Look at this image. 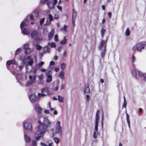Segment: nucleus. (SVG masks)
I'll list each match as a JSON object with an SVG mask.
<instances>
[{
    "instance_id": "nucleus-1",
    "label": "nucleus",
    "mask_w": 146,
    "mask_h": 146,
    "mask_svg": "<svg viewBox=\"0 0 146 146\" xmlns=\"http://www.w3.org/2000/svg\"><path fill=\"white\" fill-rule=\"evenodd\" d=\"M38 123L39 125L37 127V130L38 131H40V136L44 135L46 131H48L47 129L51 126V122L46 117H44L42 123L38 120Z\"/></svg>"
},
{
    "instance_id": "nucleus-2",
    "label": "nucleus",
    "mask_w": 146,
    "mask_h": 146,
    "mask_svg": "<svg viewBox=\"0 0 146 146\" xmlns=\"http://www.w3.org/2000/svg\"><path fill=\"white\" fill-rule=\"evenodd\" d=\"M145 45H146V42L137 43L133 47L132 50L134 51L137 50L139 52H141L142 49H144Z\"/></svg>"
},
{
    "instance_id": "nucleus-3",
    "label": "nucleus",
    "mask_w": 146,
    "mask_h": 146,
    "mask_svg": "<svg viewBox=\"0 0 146 146\" xmlns=\"http://www.w3.org/2000/svg\"><path fill=\"white\" fill-rule=\"evenodd\" d=\"M40 34L39 31L37 30H34L33 31L31 34V36L33 39L34 40H38L39 38L38 36H40Z\"/></svg>"
},
{
    "instance_id": "nucleus-4",
    "label": "nucleus",
    "mask_w": 146,
    "mask_h": 146,
    "mask_svg": "<svg viewBox=\"0 0 146 146\" xmlns=\"http://www.w3.org/2000/svg\"><path fill=\"white\" fill-rule=\"evenodd\" d=\"M36 77V76H34L33 77L31 76H30L29 78L31 80L27 82L26 84V86H30L35 83V82Z\"/></svg>"
},
{
    "instance_id": "nucleus-5",
    "label": "nucleus",
    "mask_w": 146,
    "mask_h": 146,
    "mask_svg": "<svg viewBox=\"0 0 146 146\" xmlns=\"http://www.w3.org/2000/svg\"><path fill=\"white\" fill-rule=\"evenodd\" d=\"M62 131V128L61 127L60 122L58 121L56 124L55 132L56 133H61Z\"/></svg>"
},
{
    "instance_id": "nucleus-6",
    "label": "nucleus",
    "mask_w": 146,
    "mask_h": 146,
    "mask_svg": "<svg viewBox=\"0 0 146 146\" xmlns=\"http://www.w3.org/2000/svg\"><path fill=\"white\" fill-rule=\"evenodd\" d=\"M25 128L27 130L31 131L32 130V126L31 123L28 122H25L23 123Z\"/></svg>"
},
{
    "instance_id": "nucleus-7",
    "label": "nucleus",
    "mask_w": 146,
    "mask_h": 146,
    "mask_svg": "<svg viewBox=\"0 0 146 146\" xmlns=\"http://www.w3.org/2000/svg\"><path fill=\"white\" fill-rule=\"evenodd\" d=\"M41 93H38V96L39 97H41L44 96L46 95L44 94V92L47 93L48 91V88L47 87H46L41 89Z\"/></svg>"
},
{
    "instance_id": "nucleus-8",
    "label": "nucleus",
    "mask_w": 146,
    "mask_h": 146,
    "mask_svg": "<svg viewBox=\"0 0 146 146\" xmlns=\"http://www.w3.org/2000/svg\"><path fill=\"white\" fill-rule=\"evenodd\" d=\"M107 40H102L99 46V50H101L102 47L104 46V48H106V46H107Z\"/></svg>"
},
{
    "instance_id": "nucleus-9",
    "label": "nucleus",
    "mask_w": 146,
    "mask_h": 146,
    "mask_svg": "<svg viewBox=\"0 0 146 146\" xmlns=\"http://www.w3.org/2000/svg\"><path fill=\"white\" fill-rule=\"evenodd\" d=\"M29 97L31 101L32 102H34L38 99V97L33 94H31Z\"/></svg>"
},
{
    "instance_id": "nucleus-10",
    "label": "nucleus",
    "mask_w": 146,
    "mask_h": 146,
    "mask_svg": "<svg viewBox=\"0 0 146 146\" xmlns=\"http://www.w3.org/2000/svg\"><path fill=\"white\" fill-rule=\"evenodd\" d=\"M46 76L47 77L46 82H51L52 81V78L50 72L48 71L46 73Z\"/></svg>"
},
{
    "instance_id": "nucleus-11",
    "label": "nucleus",
    "mask_w": 146,
    "mask_h": 146,
    "mask_svg": "<svg viewBox=\"0 0 146 146\" xmlns=\"http://www.w3.org/2000/svg\"><path fill=\"white\" fill-rule=\"evenodd\" d=\"M35 108L38 114H40L42 113V109L40 107L38 104L35 105Z\"/></svg>"
},
{
    "instance_id": "nucleus-12",
    "label": "nucleus",
    "mask_w": 146,
    "mask_h": 146,
    "mask_svg": "<svg viewBox=\"0 0 146 146\" xmlns=\"http://www.w3.org/2000/svg\"><path fill=\"white\" fill-rule=\"evenodd\" d=\"M28 44H25L24 46V48L25 50V53L27 54L30 53L31 52V49L29 47Z\"/></svg>"
},
{
    "instance_id": "nucleus-13",
    "label": "nucleus",
    "mask_w": 146,
    "mask_h": 146,
    "mask_svg": "<svg viewBox=\"0 0 146 146\" xmlns=\"http://www.w3.org/2000/svg\"><path fill=\"white\" fill-rule=\"evenodd\" d=\"M54 29H52L51 31L49 33L48 36V39L49 40H50L52 39L54 34Z\"/></svg>"
},
{
    "instance_id": "nucleus-14",
    "label": "nucleus",
    "mask_w": 146,
    "mask_h": 146,
    "mask_svg": "<svg viewBox=\"0 0 146 146\" xmlns=\"http://www.w3.org/2000/svg\"><path fill=\"white\" fill-rule=\"evenodd\" d=\"M11 64H16V62L15 60H8L6 62L7 66H9Z\"/></svg>"
},
{
    "instance_id": "nucleus-15",
    "label": "nucleus",
    "mask_w": 146,
    "mask_h": 146,
    "mask_svg": "<svg viewBox=\"0 0 146 146\" xmlns=\"http://www.w3.org/2000/svg\"><path fill=\"white\" fill-rule=\"evenodd\" d=\"M27 58L30 60L28 62V64L32 66L34 62L33 59L32 58L31 56H29L27 57Z\"/></svg>"
},
{
    "instance_id": "nucleus-16",
    "label": "nucleus",
    "mask_w": 146,
    "mask_h": 146,
    "mask_svg": "<svg viewBox=\"0 0 146 146\" xmlns=\"http://www.w3.org/2000/svg\"><path fill=\"white\" fill-rule=\"evenodd\" d=\"M100 113V111L98 110L96 114V122H99V114Z\"/></svg>"
},
{
    "instance_id": "nucleus-17",
    "label": "nucleus",
    "mask_w": 146,
    "mask_h": 146,
    "mask_svg": "<svg viewBox=\"0 0 146 146\" xmlns=\"http://www.w3.org/2000/svg\"><path fill=\"white\" fill-rule=\"evenodd\" d=\"M29 29L28 28H24L23 30H21L22 33L25 35H27L29 33Z\"/></svg>"
},
{
    "instance_id": "nucleus-18",
    "label": "nucleus",
    "mask_w": 146,
    "mask_h": 146,
    "mask_svg": "<svg viewBox=\"0 0 146 146\" xmlns=\"http://www.w3.org/2000/svg\"><path fill=\"white\" fill-rule=\"evenodd\" d=\"M131 73L133 75L135 78L136 79H137V73L136 69H132Z\"/></svg>"
},
{
    "instance_id": "nucleus-19",
    "label": "nucleus",
    "mask_w": 146,
    "mask_h": 146,
    "mask_svg": "<svg viewBox=\"0 0 146 146\" xmlns=\"http://www.w3.org/2000/svg\"><path fill=\"white\" fill-rule=\"evenodd\" d=\"M47 5L48 8L50 9H51L54 7V5L53 4V3L52 2L48 1L47 3Z\"/></svg>"
},
{
    "instance_id": "nucleus-20",
    "label": "nucleus",
    "mask_w": 146,
    "mask_h": 146,
    "mask_svg": "<svg viewBox=\"0 0 146 146\" xmlns=\"http://www.w3.org/2000/svg\"><path fill=\"white\" fill-rule=\"evenodd\" d=\"M67 26L66 25H64V27L61 29L60 31L65 33H66L67 32Z\"/></svg>"
},
{
    "instance_id": "nucleus-21",
    "label": "nucleus",
    "mask_w": 146,
    "mask_h": 146,
    "mask_svg": "<svg viewBox=\"0 0 146 146\" xmlns=\"http://www.w3.org/2000/svg\"><path fill=\"white\" fill-rule=\"evenodd\" d=\"M84 92L85 93H88L90 92V90L88 85L86 87L85 86V87L84 90Z\"/></svg>"
},
{
    "instance_id": "nucleus-22",
    "label": "nucleus",
    "mask_w": 146,
    "mask_h": 146,
    "mask_svg": "<svg viewBox=\"0 0 146 146\" xmlns=\"http://www.w3.org/2000/svg\"><path fill=\"white\" fill-rule=\"evenodd\" d=\"M25 141L27 143L29 142L31 140L30 137L27 134L25 135Z\"/></svg>"
},
{
    "instance_id": "nucleus-23",
    "label": "nucleus",
    "mask_w": 146,
    "mask_h": 146,
    "mask_svg": "<svg viewBox=\"0 0 146 146\" xmlns=\"http://www.w3.org/2000/svg\"><path fill=\"white\" fill-rule=\"evenodd\" d=\"M66 37V36H65L63 40L60 42V43L61 44L64 45L66 44L67 42Z\"/></svg>"
},
{
    "instance_id": "nucleus-24",
    "label": "nucleus",
    "mask_w": 146,
    "mask_h": 146,
    "mask_svg": "<svg viewBox=\"0 0 146 146\" xmlns=\"http://www.w3.org/2000/svg\"><path fill=\"white\" fill-rule=\"evenodd\" d=\"M59 76L62 79H64V74L63 71H61L59 73Z\"/></svg>"
},
{
    "instance_id": "nucleus-25",
    "label": "nucleus",
    "mask_w": 146,
    "mask_h": 146,
    "mask_svg": "<svg viewBox=\"0 0 146 146\" xmlns=\"http://www.w3.org/2000/svg\"><path fill=\"white\" fill-rule=\"evenodd\" d=\"M106 48H104L103 50L101 52V56L103 58H104L106 53Z\"/></svg>"
},
{
    "instance_id": "nucleus-26",
    "label": "nucleus",
    "mask_w": 146,
    "mask_h": 146,
    "mask_svg": "<svg viewBox=\"0 0 146 146\" xmlns=\"http://www.w3.org/2000/svg\"><path fill=\"white\" fill-rule=\"evenodd\" d=\"M44 63L43 62L41 61L39 62L38 64H37L36 66V68H40L42 67V65L44 64Z\"/></svg>"
},
{
    "instance_id": "nucleus-27",
    "label": "nucleus",
    "mask_w": 146,
    "mask_h": 146,
    "mask_svg": "<svg viewBox=\"0 0 146 146\" xmlns=\"http://www.w3.org/2000/svg\"><path fill=\"white\" fill-rule=\"evenodd\" d=\"M73 15H72V18H75L77 16V12L76 10L74 9H73Z\"/></svg>"
},
{
    "instance_id": "nucleus-28",
    "label": "nucleus",
    "mask_w": 146,
    "mask_h": 146,
    "mask_svg": "<svg viewBox=\"0 0 146 146\" xmlns=\"http://www.w3.org/2000/svg\"><path fill=\"white\" fill-rule=\"evenodd\" d=\"M27 25L25 24V23L24 21L22 22L20 25V28L21 29H23L24 28L25 26H27Z\"/></svg>"
},
{
    "instance_id": "nucleus-29",
    "label": "nucleus",
    "mask_w": 146,
    "mask_h": 146,
    "mask_svg": "<svg viewBox=\"0 0 146 146\" xmlns=\"http://www.w3.org/2000/svg\"><path fill=\"white\" fill-rule=\"evenodd\" d=\"M125 34L127 36H129L130 35V31L128 28H127L125 31Z\"/></svg>"
},
{
    "instance_id": "nucleus-30",
    "label": "nucleus",
    "mask_w": 146,
    "mask_h": 146,
    "mask_svg": "<svg viewBox=\"0 0 146 146\" xmlns=\"http://www.w3.org/2000/svg\"><path fill=\"white\" fill-rule=\"evenodd\" d=\"M106 29H102L101 30V35L102 37H103L105 35V33L106 31Z\"/></svg>"
},
{
    "instance_id": "nucleus-31",
    "label": "nucleus",
    "mask_w": 146,
    "mask_h": 146,
    "mask_svg": "<svg viewBox=\"0 0 146 146\" xmlns=\"http://www.w3.org/2000/svg\"><path fill=\"white\" fill-rule=\"evenodd\" d=\"M99 122H96L95 121V131L97 132H98V123Z\"/></svg>"
},
{
    "instance_id": "nucleus-32",
    "label": "nucleus",
    "mask_w": 146,
    "mask_h": 146,
    "mask_svg": "<svg viewBox=\"0 0 146 146\" xmlns=\"http://www.w3.org/2000/svg\"><path fill=\"white\" fill-rule=\"evenodd\" d=\"M58 99L59 101L60 102H62L63 101V97L60 96H58Z\"/></svg>"
},
{
    "instance_id": "nucleus-33",
    "label": "nucleus",
    "mask_w": 146,
    "mask_h": 146,
    "mask_svg": "<svg viewBox=\"0 0 146 146\" xmlns=\"http://www.w3.org/2000/svg\"><path fill=\"white\" fill-rule=\"evenodd\" d=\"M21 48L18 49L16 51L15 53V55L16 56L18 55L21 52Z\"/></svg>"
},
{
    "instance_id": "nucleus-34",
    "label": "nucleus",
    "mask_w": 146,
    "mask_h": 146,
    "mask_svg": "<svg viewBox=\"0 0 146 146\" xmlns=\"http://www.w3.org/2000/svg\"><path fill=\"white\" fill-rule=\"evenodd\" d=\"M123 99H124V103L123 105V107L124 108H126V100L125 96H123Z\"/></svg>"
},
{
    "instance_id": "nucleus-35",
    "label": "nucleus",
    "mask_w": 146,
    "mask_h": 146,
    "mask_svg": "<svg viewBox=\"0 0 146 146\" xmlns=\"http://www.w3.org/2000/svg\"><path fill=\"white\" fill-rule=\"evenodd\" d=\"M35 138L36 140H38L39 139L40 137V136L37 133H35L34 135Z\"/></svg>"
},
{
    "instance_id": "nucleus-36",
    "label": "nucleus",
    "mask_w": 146,
    "mask_h": 146,
    "mask_svg": "<svg viewBox=\"0 0 146 146\" xmlns=\"http://www.w3.org/2000/svg\"><path fill=\"white\" fill-rule=\"evenodd\" d=\"M98 132L96 131H94L93 133V136L94 138H97L98 137Z\"/></svg>"
},
{
    "instance_id": "nucleus-37",
    "label": "nucleus",
    "mask_w": 146,
    "mask_h": 146,
    "mask_svg": "<svg viewBox=\"0 0 146 146\" xmlns=\"http://www.w3.org/2000/svg\"><path fill=\"white\" fill-rule=\"evenodd\" d=\"M54 140L55 142L57 144H58L60 141V139L56 137L54 139Z\"/></svg>"
},
{
    "instance_id": "nucleus-38",
    "label": "nucleus",
    "mask_w": 146,
    "mask_h": 146,
    "mask_svg": "<svg viewBox=\"0 0 146 146\" xmlns=\"http://www.w3.org/2000/svg\"><path fill=\"white\" fill-rule=\"evenodd\" d=\"M48 17L49 19V23L50 22L52 21L53 20V17L51 14H49L48 15Z\"/></svg>"
},
{
    "instance_id": "nucleus-39",
    "label": "nucleus",
    "mask_w": 146,
    "mask_h": 146,
    "mask_svg": "<svg viewBox=\"0 0 146 146\" xmlns=\"http://www.w3.org/2000/svg\"><path fill=\"white\" fill-rule=\"evenodd\" d=\"M45 20V19L44 18H42L40 21V25H42V24L44 23Z\"/></svg>"
},
{
    "instance_id": "nucleus-40",
    "label": "nucleus",
    "mask_w": 146,
    "mask_h": 146,
    "mask_svg": "<svg viewBox=\"0 0 146 146\" xmlns=\"http://www.w3.org/2000/svg\"><path fill=\"white\" fill-rule=\"evenodd\" d=\"M66 67V65L65 63H63L61 64V67L62 70H64Z\"/></svg>"
},
{
    "instance_id": "nucleus-41",
    "label": "nucleus",
    "mask_w": 146,
    "mask_h": 146,
    "mask_svg": "<svg viewBox=\"0 0 146 146\" xmlns=\"http://www.w3.org/2000/svg\"><path fill=\"white\" fill-rule=\"evenodd\" d=\"M137 72L139 76H140L142 77L144 75V74L141 72L140 71H138Z\"/></svg>"
},
{
    "instance_id": "nucleus-42",
    "label": "nucleus",
    "mask_w": 146,
    "mask_h": 146,
    "mask_svg": "<svg viewBox=\"0 0 146 146\" xmlns=\"http://www.w3.org/2000/svg\"><path fill=\"white\" fill-rule=\"evenodd\" d=\"M36 48L37 50H40L42 48V47L39 45H37L36 46Z\"/></svg>"
},
{
    "instance_id": "nucleus-43",
    "label": "nucleus",
    "mask_w": 146,
    "mask_h": 146,
    "mask_svg": "<svg viewBox=\"0 0 146 146\" xmlns=\"http://www.w3.org/2000/svg\"><path fill=\"white\" fill-rule=\"evenodd\" d=\"M44 82V81L43 80H39L38 82V84H42Z\"/></svg>"
},
{
    "instance_id": "nucleus-44",
    "label": "nucleus",
    "mask_w": 146,
    "mask_h": 146,
    "mask_svg": "<svg viewBox=\"0 0 146 146\" xmlns=\"http://www.w3.org/2000/svg\"><path fill=\"white\" fill-rule=\"evenodd\" d=\"M54 40L56 41H58V36L57 34H56L55 35Z\"/></svg>"
},
{
    "instance_id": "nucleus-45",
    "label": "nucleus",
    "mask_w": 146,
    "mask_h": 146,
    "mask_svg": "<svg viewBox=\"0 0 146 146\" xmlns=\"http://www.w3.org/2000/svg\"><path fill=\"white\" fill-rule=\"evenodd\" d=\"M39 80H43L44 76L42 74L40 75L39 77Z\"/></svg>"
},
{
    "instance_id": "nucleus-46",
    "label": "nucleus",
    "mask_w": 146,
    "mask_h": 146,
    "mask_svg": "<svg viewBox=\"0 0 146 146\" xmlns=\"http://www.w3.org/2000/svg\"><path fill=\"white\" fill-rule=\"evenodd\" d=\"M50 46L51 47H56V44L54 42H52L50 44Z\"/></svg>"
},
{
    "instance_id": "nucleus-47",
    "label": "nucleus",
    "mask_w": 146,
    "mask_h": 146,
    "mask_svg": "<svg viewBox=\"0 0 146 146\" xmlns=\"http://www.w3.org/2000/svg\"><path fill=\"white\" fill-rule=\"evenodd\" d=\"M36 144V141L35 140H33L32 141V146H35Z\"/></svg>"
},
{
    "instance_id": "nucleus-48",
    "label": "nucleus",
    "mask_w": 146,
    "mask_h": 146,
    "mask_svg": "<svg viewBox=\"0 0 146 146\" xmlns=\"http://www.w3.org/2000/svg\"><path fill=\"white\" fill-rule=\"evenodd\" d=\"M90 98V96L89 95H86V99L87 102H88L89 101Z\"/></svg>"
},
{
    "instance_id": "nucleus-49",
    "label": "nucleus",
    "mask_w": 146,
    "mask_h": 146,
    "mask_svg": "<svg viewBox=\"0 0 146 146\" xmlns=\"http://www.w3.org/2000/svg\"><path fill=\"white\" fill-rule=\"evenodd\" d=\"M48 0H40V3L41 4L44 3L45 2H47Z\"/></svg>"
},
{
    "instance_id": "nucleus-50",
    "label": "nucleus",
    "mask_w": 146,
    "mask_h": 146,
    "mask_svg": "<svg viewBox=\"0 0 146 146\" xmlns=\"http://www.w3.org/2000/svg\"><path fill=\"white\" fill-rule=\"evenodd\" d=\"M49 107L50 108V110L51 111H53L54 110V109L52 108L51 106V103L50 102L49 103Z\"/></svg>"
},
{
    "instance_id": "nucleus-51",
    "label": "nucleus",
    "mask_w": 146,
    "mask_h": 146,
    "mask_svg": "<svg viewBox=\"0 0 146 146\" xmlns=\"http://www.w3.org/2000/svg\"><path fill=\"white\" fill-rule=\"evenodd\" d=\"M127 123L128 124V125L129 127H130V119H127Z\"/></svg>"
},
{
    "instance_id": "nucleus-52",
    "label": "nucleus",
    "mask_w": 146,
    "mask_h": 146,
    "mask_svg": "<svg viewBox=\"0 0 146 146\" xmlns=\"http://www.w3.org/2000/svg\"><path fill=\"white\" fill-rule=\"evenodd\" d=\"M55 64V62L53 61H51L50 62V65H53Z\"/></svg>"
},
{
    "instance_id": "nucleus-53",
    "label": "nucleus",
    "mask_w": 146,
    "mask_h": 146,
    "mask_svg": "<svg viewBox=\"0 0 146 146\" xmlns=\"http://www.w3.org/2000/svg\"><path fill=\"white\" fill-rule=\"evenodd\" d=\"M75 18H72V23H73V24L74 25H75Z\"/></svg>"
},
{
    "instance_id": "nucleus-54",
    "label": "nucleus",
    "mask_w": 146,
    "mask_h": 146,
    "mask_svg": "<svg viewBox=\"0 0 146 146\" xmlns=\"http://www.w3.org/2000/svg\"><path fill=\"white\" fill-rule=\"evenodd\" d=\"M135 60V58L134 55H133L132 58H131V60L133 62H134Z\"/></svg>"
},
{
    "instance_id": "nucleus-55",
    "label": "nucleus",
    "mask_w": 146,
    "mask_h": 146,
    "mask_svg": "<svg viewBox=\"0 0 146 146\" xmlns=\"http://www.w3.org/2000/svg\"><path fill=\"white\" fill-rule=\"evenodd\" d=\"M30 19L31 20H34V16L33 15L30 16Z\"/></svg>"
},
{
    "instance_id": "nucleus-56",
    "label": "nucleus",
    "mask_w": 146,
    "mask_h": 146,
    "mask_svg": "<svg viewBox=\"0 0 146 146\" xmlns=\"http://www.w3.org/2000/svg\"><path fill=\"white\" fill-rule=\"evenodd\" d=\"M54 2L53 3V4L55 6V5H56L57 3V0H54L53 1Z\"/></svg>"
},
{
    "instance_id": "nucleus-57",
    "label": "nucleus",
    "mask_w": 146,
    "mask_h": 146,
    "mask_svg": "<svg viewBox=\"0 0 146 146\" xmlns=\"http://www.w3.org/2000/svg\"><path fill=\"white\" fill-rule=\"evenodd\" d=\"M104 119V114L103 113L102 114V117L101 120V122H103Z\"/></svg>"
},
{
    "instance_id": "nucleus-58",
    "label": "nucleus",
    "mask_w": 146,
    "mask_h": 146,
    "mask_svg": "<svg viewBox=\"0 0 146 146\" xmlns=\"http://www.w3.org/2000/svg\"><path fill=\"white\" fill-rule=\"evenodd\" d=\"M57 7L58 8V9L59 10H60V11H61L62 10V7L61 6H60L59 5H58L57 6Z\"/></svg>"
},
{
    "instance_id": "nucleus-59",
    "label": "nucleus",
    "mask_w": 146,
    "mask_h": 146,
    "mask_svg": "<svg viewBox=\"0 0 146 146\" xmlns=\"http://www.w3.org/2000/svg\"><path fill=\"white\" fill-rule=\"evenodd\" d=\"M44 113L46 114H49V110H46L44 111Z\"/></svg>"
},
{
    "instance_id": "nucleus-60",
    "label": "nucleus",
    "mask_w": 146,
    "mask_h": 146,
    "mask_svg": "<svg viewBox=\"0 0 146 146\" xmlns=\"http://www.w3.org/2000/svg\"><path fill=\"white\" fill-rule=\"evenodd\" d=\"M44 49H45L46 51H48L49 49L48 46H46L44 48Z\"/></svg>"
},
{
    "instance_id": "nucleus-61",
    "label": "nucleus",
    "mask_w": 146,
    "mask_h": 146,
    "mask_svg": "<svg viewBox=\"0 0 146 146\" xmlns=\"http://www.w3.org/2000/svg\"><path fill=\"white\" fill-rule=\"evenodd\" d=\"M58 15H56V14H55V17H54V19H58Z\"/></svg>"
},
{
    "instance_id": "nucleus-62",
    "label": "nucleus",
    "mask_w": 146,
    "mask_h": 146,
    "mask_svg": "<svg viewBox=\"0 0 146 146\" xmlns=\"http://www.w3.org/2000/svg\"><path fill=\"white\" fill-rule=\"evenodd\" d=\"M67 56V52L66 51H65L63 54V56L64 57H66Z\"/></svg>"
},
{
    "instance_id": "nucleus-63",
    "label": "nucleus",
    "mask_w": 146,
    "mask_h": 146,
    "mask_svg": "<svg viewBox=\"0 0 146 146\" xmlns=\"http://www.w3.org/2000/svg\"><path fill=\"white\" fill-rule=\"evenodd\" d=\"M108 15L109 18L111 17V13L109 12L108 14Z\"/></svg>"
},
{
    "instance_id": "nucleus-64",
    "label": "nucleus",
    "mask_w": 146,
    "mask_h": 146,
    "mask_svg": "<svg viewBox=\"0 0 146 146\" xmlns=\"http://www.w3.org/2000/svg\"><path fill=\"white\" fill-rule=\"evenodd\" d=\"M59 70V69L58 68H54V70L56 72H57Z\"/></svg>"
}]
</instances>
